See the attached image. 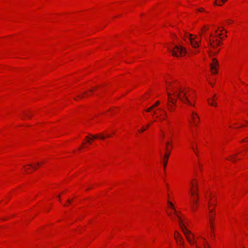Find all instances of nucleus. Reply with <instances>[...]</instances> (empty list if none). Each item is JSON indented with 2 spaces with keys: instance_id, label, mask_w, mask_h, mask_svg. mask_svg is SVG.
I'll return each mask as SVG.
<instances>
[{
  "instance_id": "nucleus-24",
  "label": "nucleus",
  "mask_w": 248,
  "mask_h": 248,
  "mask_svg": "<svg viewBox=\"0 0 248 248\" xmlns=\"http://www.w3.org/2000/svg\"><path fill=\"white\" fill-rule=\"evenodd\" d=\"M153 108H153V107L152 106L151 107H150V108H149L146 111L147 112H150L151 110H152Z\"/></svg>"
},
{
  "instance_id": "nucleus-21",
  "label": "nucleus",
  "mask_w": 248,
  "mask_h": 248,
  "mask_svg": "<svg viewBox=\"0 0 248 248\" xmlns=\"http://www.w3.org/2000/svg\"><path fill=\"white\" fill-rule=\"evenodd\" d=\"M191 185L192 186L195 187V190H194L195 192H197V189H198V186L196 184L195 186L194 184H191Z\"/></svg>"
},
{
  "instance_id": "nucleus-22",
  "label": "nucleus",
  "mask_w": 248,
  "mask_h": 248,
  "mask_svg": "<svg viewBox=\"0 0 248 248\" xmlns=\"http://www.w3.org/2000/svg\"><path fill=\"white\" fill-rule=\"evenodd\" d=\"M179 242H180V244L181 245H183L184 244V241L182 239V238L181 236H180V238H179Z\"/></svg>"
},
{
  "instance_id": "nucleus-39",
  "label": "nucleus",
  "mask_w": 248,
  "mask_h": 248,
  "mask_svg": "<svg viewBox=\"0 0 248 248\" xmlns=\"http://www.w3.org/2000/svg\"><path fill=\"white\" fill-rule=\"evenodd\" d=\"M155 113H156L155 111H153V114H155Z\"/></svg>"
},
{
  "instance_id": "nucleus-10",
  "label": "nucleus",
  "mask_w": 248,
  "mask_h": 248,
  "mask_svg": "<svg viewBox=\"0 0 248 248\" xmlns=\"http://www.w3.org/2000/svg\"><path fill=\"white\" fill-rule=\"evenodd\" d=\"M216 95L215 94L212 98H209L208 99V104L213 106L217 107V104L216 103H214L213 102L216 100L215 99Z\"/></svg>"
},
{
  "instance_id": "nucleus-1",
  "label": "nucleus",
  "mask_w": 248,
  "mask_h": 248,
  "mask_svg": "<svg viewBox=\"0 0 248 248\" xmlns=\"http://www.w3.org/2000/svg\"><path fill=\"white\" fill-rule=\"evenodd\" d=\"M173 94L179 98L184 103H186L189 105L194 106L187 97L186 96L187 91L184 88L177 86H172Z\"/></svg>"
},
{
  "instance_id": "nucleus-25",
  "label": "nucleus",
  "mask_w": 248,
  "mask_h": 248,
  "mask_svg": "<svg viewBox=\"0 0 248 248\" xmlns=\"http://www.w3.org/2000/svg\"><path fill=\"white\" fill-rule=\"evenodd\" d=\"M211 71L213 74L217 73V69L216 67H214V69L213 70H211Z\"/></svg>"
},
{
  "instance_id": "nucleus-44",
  "label": "nucleus",
  "mask_w": 248,
  "mask_h": 248,
  "mask_svg": "<svg viewBox=\"0 0 248 248\" xmlns=\"http://www.w3.org/2000/svg\"><path fill=\"white\" fill-rule=\"evenodd\" d=\"M107 137H110V135H107Z\"/></svg>"
},
{
  "instance_id": "nucleus-36",
  "label": "nucleus",
  "mask_w": 248,
  "mask_h": 248,
  "mask_svg": "<svg viewBox=\"0 0 248 248\" xmlns=\"http://www.w3.org/2000/svg\"><path fill=\"white\" fill-rule=\"evenodd\" d=\"M67 202H68V203H70V202H71V201H70V200H67Z\"/></svg>"
},
{
  "instance_id": "nucleus-50",
  "label": "nucleus",
  "mask_w": 248,
  "mask_h": 248,
  "mask_svg": "<svg viewBox=\"0 0 248 248\" xmlns=\"http://www.w3.org/2000/svg\"><path fill=\"white\" fill-rule=\"evenodd\" d=\"M183 248H184V247H183Z\"/></svg>"
},
{
  "instance_id": "nucleus-38",
  "label": "nucleus",
  "mask_w": 248,
  "mask_h": 248,
  "mask_svg": "<svg viewBox=\"0 0 248 248\" xmlns=\"http://www.w3.org/2000/svg\"><path fill=\"white\" fill-rule=\"evenodd\" d=\"M33 169L34 170H36V169H37V168H36V167H33Z\"/></svg>"
},
{
  "instance_id": "nucleus-40",
  "label": "nucleus",
  "mask_w": 248,
  "mask_h": 248,
  "mask_svg": "<svg viewBox=\"0 0 248 248\" xmlns=\"http://www.w3.org/2000/svg\"><path fill=\"white\" fill-rule=\"evenodd\" d=\"M149 127V124H148V125L146 126V128H148Z\"/></svg>"
},
{
  "instance_id": "nucleus-11",
  "label": "nucleus",
  "mask_w": 248,
  "mask_h": 248,
  "mask_svg": "<svg viewBox=\"0 0 248 248\" xmlns=\"http://www.w3.org/2000/svg\"><path fill=\"white\" fill-rule=\"evenodd\" d=\"M218 65V62L217 59H213V62L210 64L211 69L213 70L214 69V67H216V66Z\"/></svg>"
},
{
  "instance_id": "nucleus-15",
  "label": "nucleus",
  "mask_w": 248,
  "mask_h": 248,
  "mask_svg": "<svg viewBox=\"0 0 248 248\" xmlns=\"http://www.w3.org/2000/svg\"><path fill=\"white\" fill-rule=\"evenodd\" d=\"M85 94H87V93L86 92H84L82 95H78L77 97L78 99H81L84 97Z\"/></svg>"
},
{
  "instance_id": "nucleus-19",
  "label": "nucleus",
  "mask_w": 248,
  "mask_h": 248,
  "mask_svg": "<svg viewBox=\"0 0 248 248\" xmlns=\"http://www.w3.org/2000/svg\"><path fill=\"white\" fill-rule=\"evenodd\" d=\"M168 204H169V205H170V207L171 208H172V209H174V208H175V207H174V205H173V203H172L171 202H170V201H168Z\"/></svg>"
},
{
  "instance_id": "nucleus-9",
  "label": "nucleus",
  "mask_w": 248,
  "mask_h": 248,
  "mask_svg": "<svg viewBox=\"0 0 248 248\" xmlns=\"http://www.w3.org/2000/svg\"><path fill=\"white\" fill-rule=\"evenodd\" d=\"M191 117L195 123L197 122L199 123V117L196 113L192 112L191 114Z\"/></svg>"
},
{
  "instance_id": "nucleus-43",
  "label": "nucleus",
  "mask_w": 248,
  "mask_h": 248,
  "mask_svg": "<svg viewBox=\"0 0 248 248\" xmlns=\"http://www.w3.org/2000/svg\"><path fill=\"white\" fill-rule=\"evenodd\" d=\"M213 212V210H210V213H212Z\"/></svg>"
},
{
  "instance_id": "nucleus-20",
  "label": "nucleus",
  "mask_w": 248,
  "mask_h": 248,
  "mask_svg": "<svg viewBox=\"0 0 248 248\" xmlns=\"http://www.w3.org/2000/svg\"><path fill=\"white\" fill-rule=\"evenodd\" d=\"M160 102L159 101H157L155 104H154L152 106L154 108H155L157 106H158L160 104Z\"/></svg>"
},
{
  "instance_id": "nucleus-41",
  "label": "nucleus",
  "mask_w": 248,
  "mask_h": 248,
  "mask_svg": "<svg viewBox=\"0 0 248 248\" xmlns=\"http://www.w3.org/2000/svg\"><path fill=\"white\" fill-rule=\"evenodd\" d=\"M242 141H243V142H245V141H246V140H242ZM247 141H248V140H247Z\"/></svg>"
},
{
  "instance_id": "nucleus-30",
  "label": "nucleus",
  "mask_w": 248,
  "mask_h": 248,
  "mask_svg": "<svg viewBox=\"0 0 248 248\" xmlns=\"http://www.w3.org/2000/svg\"><path fill=\"white\" fill-rule=\"evenodd\" d=\"M236 156V155H234L232 156V158H231V160L232 161V162H234V160H233V158H235Z\"/></svg>"
},
{
  "instance_id": "nucleus-26",
  "label": "nucleus",
  "mask_w": 248,
  "mask_h": 248,
  "mask_svg": "<svg viewBox=\"0 0 248 248\" xmlns=\"http://www.w3.org/2000/svg\"><path fill=\"white\" fill-rule=\"evenodd\" d=\"M163 112H164V118L163 119V120H164L167 118V113L165 110H163Z\"/></svg>"
},
{
  "instance_id": "nucleus-34",
  "label": "nucleus",
  "mask_w": 248,
  "mask_h": 248,
  "mask_svg": "<svg viewBox=\"0 0 248 248\" xmlns=\"http://www.w3.org/2000/svg\"><path fill=\"white\" fill-rule=\"evenodd\" d=\"M199 11H201V12H202V11H203V8H200V9H199Z\"/></svg>"
},
{
  "instance_id": "nucleus-49",
  "label": "nucleus",
  "mask_w": 248,
  "mask_h": 248,
  "mask_svg": "<svg viewBox=\"0 0 248 248\" xmlns=\"http://www.w3.org/2000/svg\"><path fill=\"white\" fill-rule=\"evenodd\" d=\"M183 248H184V247H183Z\"/></svg>"
},
{
  "instance_id": "nucleus-35",
  "label": "nucleus",
  "mask_w": 248,
  "mask_h": 248,
  "mask_svg": "<svg viewBox=\"0 0 248 248\" xmlns=\"http://www.w3.org/2000/svg\"><path fill=\"white\" fill-rule=\"evenodd\" d=\"M91 140H91V139H88V142L89 143H90V142H91L90 141H91Z\"/></svg>"
},
{
  "instance_id": "nucleus-23",
  "label": "nucleus",
  "mask_w": 248,
  "mask_h": 248,
  "mask_svg": "<svg viewBox=\"0 0 248 248\" xmlns=\"http://www.w3.org/2000/svg\"><path fill=\"white\" fill-rule=\"evenodd\" d=\"M153 108H153V107L152 106L151 107H150V108H149L146 111L147 112H150L151 110H152Z\"/></svg>"
},
{
  "instance_id": "nucleus-42",
  "label": "nucleus",
  "mask_w": 248,
  "mask_h": 248,
  "mask_svg": "<svg viewBox=\"0 0 248 248\" xmlns=\"http://www.w3.org/2000/svg\"><path fill=\"white\" fill-rule=\"evenodd\" d=\"M36 165H37V166H39L40 164H39V163H36Z\"/></svg>"
},
{
  "instance_id": "nucleus-6",
  "label": "nucleus",
  "mask_w": 248,
  "mask_h": 248,
  "mask_svg": "<svg viewBox=\"0 0 248 248\" xmlns=\"http://www.w3.org/2000/svg\"><path fill=\"white\" fill-rule=\"evenodd\" d=\"M172 55L175 57L183 56L186 53V49L185 48L181 46H176L173 49L170 50Z\"/></svg>"
},
{
  "instance_id": "nucleus-7",
  "label": "nucleus",
  "mask_w": 248,
  "mask_h": 248,
  "mask_svg": "<svg viewBox=\"0 0 248 248\" xmlns=\"http://www.w3.org/2000/svg\"><path fill=\"white\" fill-rule=\"evenodd\" d=\"M188 40L192 46L194 48H197L199 47L200 40H199V41L196 40V39L198 38L197 36L190 34H188Z\"/></svg>"
},
{
  "instance_id": "nucleus-29",
  "label": "nucleus",
  "mask_w": 248,
  "mask_h": 248,
  "mask_svg": "<svg viewBox=\"0 0 248 248\" xmlns=\"http://www.w3.org/2000/svg\"><path fill=\"white\" fill-rule=\"evenodd\" d=\"M146 128H144V127H142L141 129L140 130H139V132H142L143 131H144L145 130H146Z\"/></svg>"
},
{
  "instance_id": "nucleus-12",
  "label": "nucleus",
  "mask_w": 248,
  "mask_h": 248,
  "mask_svg": "<svg viewBox=\"0 0 248 248\" xmlns=\"http://www.w3.org/2000/svg\"><path fill=\"white\" fill-rule=\"evenodd\" d=\"M227 0H216L215 3L217 5H221L222 3H224Z\"/></svg>"
},
{
  "instance_id": "nucleus-16",
  "label": "nucleus",
  "mask_w": 248,
  "mask_h": 248,
  "mask_svg": "<svg viewBox=\"0 0 248 248\" xmlns=\"http://www.w3.org/2000/svg\"><path fill=\"white\" fill-rule=\"evenodd\" d=\"M176 99H173L172 98L169 100V102L171 103L172 105H175L176 103Z\"/></svg>"
},
{
  "instance_id": "nucleus-18",
  "label": "nucleus",
  "mask_w": 248,
  "mask_h": 248,
  "mask_svg": "<svg viewBox=\"0 0 248 248\" xmlns=\"http://www.w3.org/2000/svg\"><path fill=\"white\" fill-rule=\"evenodd\" d=\"M168 106L169 107V109L170 111H173L174 109V108L172 106V105L168 104Z\"/></svg>"
},
{
  "instance_id": "nucleus-17",
  "label": "nucleus",
  "mask_w": 248,
  "mask_h": 248,
  "mask_svg": "<svg viewBox=\"0 0 248 248\" xmlns=\"http://www.w3.org/2000/svg\"><path fill=\"white\" fill-rule=\"evenodd\" d=\"M23 114L27 117L30 118L31 117V115L29 112L24 111L23 112Z\"/></svg>"
},
{
  "instance_id": "nucleus-46",
  "label": "nucleus",
  "mask_w": 248,
  "mask_h": 248,
  "mask_svg": "<svg viewBox=\"0 0 248 248\" xmlns=\"http://www.w3.org/2000/svg\"><path fill=\"white\" fill-rule=\"evenodd\" d=\"M28 166L31 167L32 166V164H29Z\"/></svg>"
},
{
  "instance_id": "nucleus-14",
  "label": "nucleus",
  "mask_w": 248,
  "mask_h": 248,
  "mask_svg": "<svg viewBox=\"0 0 248 248\" xmlns=\"http://www.w3.org/2000/svg\"><path fill=\"white\" fill-rule=\"evenodd\" d=\"M180 236H181L180 235L179 233L175 231L174 237L177 241H178L177 238H179Z\"/></svg>"
},
{
  "instance_id": "nucleus-5",
  "label": "nucleus",
  "mask_w": 248,
  "mask_h": 248,
  "mask_svg": "<svg viewBox=\"0 0 248 248\" xmlns=\"http://www.w3.org/2000/svg\"><path fill=\"white\" fill-rule=\"evenodd\" d=\"M165 145L166 153L164 155L163 159V166L164 169L167 165V161L170 154L171 148H172V143L171 141H168L165 143Z\"/></svg>"
},
{
  "instance_id": "nucleus-3",
  "label": "nucleus",
  "mask_w": 248,
  "mask_h": 248,
  "mask_svg": "<svg viewBox=\"0 0 248 248\" xmlns=\"http://www.w3.org/2000/svg\"><path fill=\"white\" fill-rule=\"evenodd\" d=\"M205 39L208 41V44L210 46V47L213 49L212 51H210V56H211V55H217L219 52V50H216V47L217 46H219L220 44V41L218 40V39H216V43H215V40H211V39H207V38L206 37H205Z\"/></svg>"
},
{
  "instance_id": "nucleus-32",
  "label": "nucleus",
  "mask_w": 248,
  "mask_h": 248,
  "mask_svg": "<svg viewBox=\"0 0 248 248\" xmlns=\"http://www.w3.org/2000/svg\"><path fill=\"white\" fill-rule=\"evenodd\" d=\"M227 22H228L229 23H232V21H231V20H227Z\"/></svg>"
},
{
  "instance_id": "nucleus-8",
  "label": "nucleus",
  "mask_w": 248,
  "mask_h": 248,
  "mask_svg": "<svg viewBox=\"0 0 248 248\" xmlns=\"http://www.w3.org/2000/svg\"><path fill=\"white\" fill-rule=\"evenodd\" d=\"M90 136H87L86 138L87 139H91L92 140H93V139H97L98 138H100L102 140H104L105 139V136H104L103 135L100 134V135H89Z\"/></svg>"
},
{
  "instance_id": "nucleus-45",
  "label": "nucleus",
  "mask_w": 248,
  "mask_h": 248,
  "mask_svg": "<svg viewBox=\"0 0 248 248\" xmlns=\"http://www.w3.org/2000/svg\"><path fill=\"white\" fill-rule=\"evenodd\" d=\"M210 36H213V37H214L212 34H210ZM214 37H216V36H215Z\"/></svg>"
},
{
  "instance_id": "nucleus-13",
  "label": "nucleus",
  "mask_w": 248,
  "mask_h": 248,
  "mask_svg": "<svg viewBox=\"0 0 248 248\" xmlns=\"http://www.w3.org/2000/svg\"><path fill=\"white\" fill-rule=\"evenodd\" d=\"M209 218H210V223L211 224V229L212 230H213V217H212V215H209Z\"/></svg>"
},
{
  "instance_id": "nucleus-31",
  "label": "nucleus",
  "mask_w": 248,
  "mask_h": 248,
  "mask_svg": "<svg viewBox=\"0 0 248 248\" xmlns=\"http://www.w3.org/2000/svg\"><path fill=\"white\" fill-rule=\"evenodd\" d=\"M173 211H174V212H173V213L174 214V215H176V216H177V211H176V210H175V208H174V209H173Z\"/></svg>"
},
{
  "instance_id": "nucleus-48",
  "label": "nucleus",
  "mask_w": 248,
  "mask_h": 248,
  "mask_svg": "<svg viewBox=\"0 0 248 248\" xmlns=\"http://www.w3.org/2000/svg\"><path fill=\"white\" fill-rule=\"evenodd\" d=\"M197 52H199V51H196L195 53H196Z\"/></svg>"
},
{
  "instance_id": "nucleus-4",
  "label": "nucleus",
  "mask_w": 248,
  "mask_h": 248,
  "mask_svg": "<svg viewBox=\"0 0 248 248\" xmlns=\"http://www.w3.org/2000/svg\"><path fill=\"white\" fill-rule=\"evenodd\" d=\"M190 194L192 198L190 199V206L191 210L194 211L197 207L198 193L190 189Z\"/></svg>"
},
{
  "instance_id": "nucleus-27",
  "label": "nucleus",
  "mask_w": 248,
  "mask_h": 248,
  "mask_svg": "<svg viewBox=\"0 0 248 248\" xmlns=\"http://www.w3.org/2000/svg\"><path fill=\"white\" fill-rule=\"evenodd\" d=\"M167 94H168V97H169V100H170V99H171V98H171V93H169V92H168V93H167Z\"/></svg>"
},
{
  "instance_id": "nucleus-2",
  "label": "nucleus",
  "mask_w": 248,
  "mask_h": 248,
  "mask_svg": "<svg viewBox=\"0 0 248 248\" xmlns=\"http://www.w3.org/2000/svg\"><path fill=\"white\" fill-rule=\"evenodd\" d=\"M176 217L178 218L180 226L183 232L185 234L187 241L190 244L193 245L194 243L192 240L193 237L190 236L191 235V232L186 228V227L185 224L183 222L181 217L178 215H177Z\"/></svg>"
},
{
  "instance_id": "nucleus-37",
  "label": "nucleus",
  "mask_w": 248,
  "mask_h": 248,
  "mask_svg": "<svg viewBox=\"0 0 248 248\" xmlns=\"http://www.w3.org/2000/svg\"><path fill=\"white\" fill-rule=\"evenodd\" d=\"M90 92H93V89H91L90 90Z\"/></svg>"
},
{
  "instance_id": "nucleus-28",
  "label": "nucleus",
  "mask_w": 248,
  "mask_h": 248,
  "mask_svg": "<svg viewBox=\"0 0 248 248\" xmlns=\"http://www.w3.org/2000/svg\"><path fill=\"white\" fill-rule=\"evenodd\" d=\"M208 30V28H206V27H204V29H202V32H205L206 31V30Z\"/></svg>"
},
{
  "instance_id": "nucleus-33",
  "label": "nucleus",
  "mask_w": 248,
  "mask_h": 248,
  "mask_svg": "<svg viewBox=\"0 0 248 248\" xmlns=\"http://www.w3.org/2000/svg\"><path fill=\"white\" fill-rule=\"evenodd\" d=\"M162 138H164L165 137V134L163 131H162Z\"/></svg>"
},
{
  "instance_id": "nucleus-47",
  "label": "nucleus",
  "mask_w": 248,
  "mask_h": 248,
  "mask_svg": "<svg viewBox=\"0 0 248 248\" xmlns=\"http://www.w3.org/2000/svg\"><path fill=\"white\" fill-rule=\"evenodd\" d=\"M75 100H77L78 99H77V98H74Z\"/></svg>"
}]
</instances>
